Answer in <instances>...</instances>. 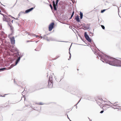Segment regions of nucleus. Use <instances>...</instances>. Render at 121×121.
<instances>
[{
	"mask_svg": "<svg viewBox=\"0 0 121 121\" xmlns=\"http://www.w3.org/2000/svg\"><path fill=\"white\" fill-rule=\"evenodd\" d=\"M100 59L103 62L108 63L112 65L117 66H121V60H118L104 55L100 56Z\"/></svg>",
	"mask_w": 121,
	"mask_h": 121,
	"instance_id": "obj_1",
	"label": "nucleus"
},
{
	"mask_svg": "<svg viewBox=\"0 0 121 121\" xmlns=\"http://www.w3.org/2000/svg\"><path fill=\"white\" fill-rule=\"evenodd\" d=\"M53 75H54L53 73H52L50 75L49 77V81L48 82V86L50 88H51L53 86V84L52 82V77Z\"/></svg>",
	"mask_w": 121,
	"mask_h": 121,
	"instance_id": "obj_2",
	"label": "nucleus"
},
{
	"mask_svg": "<svg viewBox=\"0 0 121 121\" xmlns=\"http://www.w3.org/2000/svg\"><path fill=\"white\" fill-rule=\"evenodd\" d=\"M0 11V12H1ZM0 17L2 18L4 21H5L7 22H9L10 21L9 18H8V17L5 15L0 13Z\"/></svg>",
	"mask_w": 121,
	"mask_h": 121,
	"instance_id": "obj_3",
	"label": "nucleus"
},
{
	"mask_svg": "<svg viewBox=\"0 0 121 121\" xmlns=\"http://www.w3.org/2000/svg\"><path fill=\"white\" fill-rule=\"evenodd\" d=\"M59 0H56V4L55 3V2L54 1H53L52 2L53 6L54 7V10H57L56 6H57L58 3L59 2Z\"/></svg>",
	"mask_w": 121,
	"mask_h": 121,
	"instance_id": "obj_4",
	"label": "nucleus"
},
{
	"mask_svg": "<svg viewBox=\"0 0 121 121\" xmlns=\"http://www.w3.org/2000/svg\"><path fill=\"white\" fill-rule=\"evenodd\" d=\"M84 35L85 37L86 40L90 42H91V39L89 38L88 35L86 34V32L85 33Z\"/></svg>",
	"mask_w": 121,
	"mask_h": 121,
	"instance_id": "obj_5",
	"label": "nucleus"
},
{
	"mask_svg": "<svg viewBox=\"0 0 121 121\" xmlns=\"http://www.w3.org/2000/svg\"><path fill=\"white\" fill-rule=\"evenodd\" d=\"M118 102H116L114 103V104H112V106L114 107H112L114 109H118L119 108H121V106H119V105L118 104H116V105H115L114 104H115L117 103Z\"/></svg>",
	"mask_w": 121,
	"mask_h": 121,
	"instance_id": "obj_6",
	"label": "nucleus"
},
{
	"mask_svg": "<svg viewBox=\"0 0 121 121\" xmlns=\"http://www.w3.org/2000/svg\"><path fill=\"white\" fill-rule=\"evenodd\" d=\"M20 57H18L17 59L16 60V62H15V64L14 65H11V66L10 67H9V69H10L11 68L13 67L14 66L16 65L18 63V62L20 60Z\"/></svg>",
	"mask_w": 121,
	"mask_h": 121,
	"instance_id": "obj_7",
	"label": "nucleus"
},
{
	"mask_svg": "<svg viewBox=\"0 0 121 121\" xmlns=\"http://www.w3.org/2000/svg\"><path fill=\"white\" fill-rule=\"evenodd\" d=\"M54 23V22L51 23L49 26V31H51L53 28Z\"/></svg>",
	"mask_w": 121,
	"mask_h": 121,
	"instance_id": "obj_8",
	"label": "nucleus"
},
{
	"mask_svg": "<svg viewBox=\"0 0 121 121\" xmlns=\"http://www.w3.org/2000/svg\"><path fill=\"white\" fill-rule=\"evenodd\" d=\"M11 43L12 44H14L15 43V40L14 37L10 38Z\"/></svg>",
	"mask_w": 121,
	"mask_h": 121,
	"instance_id": "obj_9",
	"label": "nucleus"
},
{
	"mask_svg": "<svg viewBox=\"0 0 121 121\" xmlns=\"http://www.w3.org/2000/svg\"><path fill=\"white\" fill-rule=\"evenodd\" d=\"M47 40L48 41H57L56 40V39L55 38H52V37H50L48 39H47Z\"/></svg>",
	"mask_w": 121,
	"mask_h": 121,
	"instance_id": "obj_10",
	"label": "nucleus"
},
{
	"mask_svg": "<svg viewBox=\"0 0 121 121\" xmlns=\"http://www.w3.org/2000/svg\"><path fill=\"white\" fill-rule=\"evenodd\" d=\"M0 4H1V5L2 6H1V5L0 6V9H1V10L3 12H4V13H5V10L4 9V8L3 7H5V6L4 5H3L1 3H0Z\"/></svg>",
	"mask_w": 121,
	"mask_h": 121,
	"instance_id": "obj_11",
	"label": "nucleus"
},
{
	"mask_svg": "<svg viewBox=\"0 0 121 121\" xmlns=\"http://www.w3.org/2000/svg\"><path fill=\"white\" fill-rule=\"evenodd\" d=\"M75 19L78 22H80L79 16L78 15L75 16Z\"/></svg>",
	"mask_w": 121,
	"mask_h": 121,
	"instance_id": "obj_12",
	"label": "nucleus"
},
{
	"mask_svg": "<svg viewBox=\"0 0 121 121\" xmlns=\"http://www.w3.org/2000/svg\"><path fill=\"white\" fill-rule=\"evenodd\" d=\"M34 8L32 7L29 9L26 10L25 11V13H28L30 12V11H31L32 10H33L34 9Z\"/></svg>",
	"mask_w": 121,
	"mask_h": 121,
	"instance_id": "obj_13",
	"label": "nucleus"
},
{
	"mask_svg": "<svg viewBox=\"0 0 121 121\" xmlns=\"http://www.w3.org/2000/svg\"><path fill=\"white\" fill-rule=\"evenodd\" d=\"M16 51H17V49L16 48H14L13 47L11 49V51L12 52H15Z\"/></svg>",
	"mask_w": 121,
	"mask_h": 121,
	"instance_id": "obj_14",
	"label": "nucleus"
},
{
	"mask_svg": "<svg viewBox=\"0 0 121 121\" xmlns=\"http://www.w3.org/2000/svg\"><path fill=\"white\" fill-rule=\"evenodd\" d=\"M0 35H3V36L4 37V35H5V34L4 32L1 31V33H0Z\"/></svg>",
	"mask_w": 121,
	"mask_h": 121,
	"instance_id": "obj_15",
	"label": "nucleus"
},
{
	"mask_svg": "<svg viewBox=\"0 0 121 121\" xmlns=\"http://www.w3.org/2000/svg\"><path fill=\"white\" fill-rule=\"evenodd\" d=\"M47 37L46 35H44L43 37V38L44 39H46L47 40Z\"/></svg>",
	"mask_w": 121,
	"mask_h": 121,
	"instance_id": "obj_16",
	"label": "nucleus"
},
{
	"mask_svg": "<svg viewBox=\"0 0 121 121\" xmlns=\"http://www.w3.org/2000/svg\"><path fill=\"white\" fill-rule=\"evenodd\" d=\"M6 69V68H2L0 69V71H3L4 70Z\"/></svg>",
	"mask_w": 121,
	"mask_h": 121,
	"instance_id": "obj_17",
	"label": "nucleus"
},
{
	"mask_svg": "<svg viewBox=\"0 0 121 121\" xmlns=\"http://www.w3.org/2000/svg\"><path fill=\"white\" fill-rule=\"evenodd\" d=\"M74 14V12H73V13H72L71 15V17L70 18V19H71L72 17L73 16V15Z\"/></svg>",
	"mask_w": 121,
	"mask_h": 121,
	"instance_id": "obj_18",
	"label": "nucleus"
},
{
	"mask_svg": "<svg viewBox=\"0 0 121 121\" xmlns=\"http://www.w3.org/2000/svg\"><path fill=\"white\" fill-rule=\"evenodd\" d=\"M80 16L83 17V13L81 12H80Z\"/></svg>",
	"mask_w": 121,
	"mask_h": 121,
	"instance_id": "obj_19",
	"label": "nucleus"
},
{
	"mask_svg": "<svg viewBox=\"0 0 121 121\" xmlns=\"http://www.w3.org/2000/svg\"><path fill=\"white\" fill-rule=\"evenodd\" d=\"M106 9H104L102 10H101V13H103Z\"/></svg>",
	"mask_w": 121,
	"mask_h": 121,
	"instance_id": "obj_20",
	"label": "nucleus"
},
{
	"mask_svg": "<svg viewBox=\"0 0 121 121\" xmlns=\"http://www.w3.org/2000/svg\"><path fill=\"white\" fill-rule=\"evenodd\" d=\"M9 16H10V17H12V18H14V19H16V20H18V18H14V17H12L11 16V15H9Z\"/></svg>",
	"mask_w": 121,
	"mask_h": 121,
	"instance_id": "obj_21",
	"label": "nucleus"
},
{
	"mask_svg": "<svg viewBox=\"0 0 121 121\" xmlns=\"http://www.w3.org/2000/svg\"><path fill=\"white\" fill-rule=\"evenodd\" d=\"M32 35H33V36H36L37 37H39V36L38 35H34V34H32Z\"/></svg>",
	"mask_w": 121,
	"mask_h": 121,
	"instance_id": "obj_22",
	"label": "nucleus"
},
{
	"mask_svg": "<svg viewBox=\"0 0 121 121\" xmlns=\"http://www.w3.org/2000/svg\"><path fill=\"white\" fill-rule=\"evenodd\" d=\"M101 26L103 29H105L104 26L102 25Z\"/></svg>",
	"mask_w": 121,
	"mask_h": 121,
	"instance_id": "obj_23",
	"label": "nucleus"
},
{
	"mask_svg": "<svg viewBox=\"0 0 121 121\" xmlns=\"http://www.w3.org/2000/svg\"><path fill=\"white\" fill-rule=\"evenodd\" d=\"M24 13V12H20L19 13V14H18L19 16H20V14H21V13Z\"/></svg>",
	"mask_w": 121,
	"mask_h": 121,
	"instance_id": "obj_24",
	"label": "nucleus"
},
{
	"mask_svg": "<svg viewBox=\"0 0 121 121\" xmlns=\"http://www.w3.org/2000/svg\"><path fill=\"white\" fill-rule=\"evenodd\" d=\"M50 7H51V9H52V5L51 4H50Z\"/></svg>",
	"mask_w": 121,
	"mask_h": 121,
	"instance_id": "obj_25",
	"label": "nucleus"
},
{
	"mask_svg": "<svg viewBox=\"0 0 121 121\" xmlns=\"http://www.w3.org/2000/svg\"><path fill=\"white\" fill-rule=\"evenodd\" d=\"M108 104H112L111 102H110V101H108Z\"/></svg>",
	"mask_w": 121,
	"mask_h": 121,
	"instance_id": "obj_26",
	"label": "nucleus"
},
{
	"mask_svg": "<svg viewBox=\"0 0 121 121\" xmlns=\"http://www.w3.org/2000/svg\"><path fill=\"white\" fill-rule=\"evenodd\" d=\"M104 112V111L102 110L100 112V113H102Z\"/></svg>",
	"mask_w": 121,
	"mask_h": 121,
	"instance_id": "obj_27",
	"label": "nucleus"
},
{
	"mask_svg": "<svg viewBox=\"0 0 121 121\" xmlns=\"http://www.w3.org/2000/svg\"><path fill=\"white\" fill-rule=\"evenodd\" d=\"M71 55H70L69 56V58L68 59V60H70V59L71 58Z\"/></svg>",
	"mask_w": 121,
	"mask_h": 121,
	"instance_id": "obj_28",
	"label": "nucleus"
},
{
	"mask_svg": "<svg viewBox=\"0 0 121 121\" xmlns=\"http://www.w3.org/2000/svg\"><path fill=\"white\" fill-rule=\"evenodd\" d=\"M39 104L40 105H43V104L42 103H39Z\"/></svg>",
	"mask_w": 121,
	"mask_h": 121,
	"instance_id": "obj_29",
	"label": "nucleus"
},
{
	"mask_svg": "<svg viewBox=\"0 0 121 121\" xmlns=\"http://www.w3.org/2000/svg\"><path fill=\"white\" fill-rule=\"evenodd\" d=\"M83 17L80 16V18L81 19H82V18Z\"/></svg>",
	"mask_w": 121,
	"mask_h": 121,
	"instance_id": "obj_30",
	"label": "nucleus"
},
{
	"mask_svg": "<svg viewBox=\"0 0 121 121\" xmlns=\"http://www.w3.org/2000/svg\"><path fill=\"white\" fill-rule=\"evenodd\" d=\"M105 106H103V109H104V108H105Z\"/></svg>",
	"mask_w": 121,
	"mask_h": 121,
	"instance_id": "obj_31",
	"label": "nucleus"
},
{
	"mask_svg": "<svg viewBox=\"0 0 121 121\" xmlns=\"http://www.w3.org/2000/svg\"><path fill=\"white\" fill-rule=\"evenodd\" d=\"M90 34H91V35H93V33H90Z\"/></svg>",
	"mask_w": 121,
	"mask_h": 121,
	"instance_id": "obj_32",
	"label": "nucleus"
},
{
	"mask_svg": "<svg viewBox=\"0 0 121 121\" xmlns=\"http://www.w3.org/2000/svg\"><path fill=\"white\" fill-rule=\"evenodd\" d=\"M67 118H68V119H69V120H70V119H69V117H68V115H67Z\"/></svg>",
	"mask_w": 121,
	"mask_h": 121,
	"instance_id": "obj_33",
	"label": "nucleus"
},
{
	"mask_svg": "<svg viewBox=\"0 0 121 121\" xmlns=\"http://www.w3.org/2000/svg\"><path fill=\"white\" fill-rule=\"evenodd\" d=\"M40 38L41 39H42L43 38V37L42 36H40Z\"/></svg>",
	"mask_w": 121,
	"mask_h": 121,
	"instance_id": "obj_34",
	"label": "nucleus"
},
{
	"mask_svg": "<svg viewBox=\"0 0 121 121\" xmlns=\"http://www.w3.org/2000/svg\"><path fill=\"white\" fill-rule=\"evenodd\" d=\"M80 100H79V101L78 102L77 104H77H78L79 103V102L80 101V100Z\"/></svg>",
	"mask_w": 121,
	"mask_h": 121,
	"instance_id": "obj_35",
	"label": "nucleus"
},
{
	"mask_svg": "<svg viewBox=\"0 0 121 121\" xmlns=\"http://www.w3.org/2000/svg\"><path fill=\"white\" fill-rule=\"evenodd\" d=\"M13 27H11V29L12 30H13Z\"/></svg>",
	"mask_w": 121,
	"mask_h": 121,
	"instance_id": "obj_36",
	"label": "nucleus"
},
{
	"mask_svg": "<svg viewBox=\"0 0 121 121\" xmlns=\"http://www.w3.org/2000/svg\"><path fill=\"white\" fill-rule=\"evenodd\" d=\"M69 54L70 55H71V53H70V52H69Z\"/></svg>",
	"mask_w": 121,
	"mask_h": 121,
	"instance_id": "obj_37",
	"label": "nucleus"
},
{
	"mask_svg": "<svg viewBox=\"0 0 121 121\" xmlns=\"http://www.w3.org/2000/svg\"><path fill=\"white\" fill-rule=\"evenodd\" d=\"M13 20H12V23H13Z\"/></svg>",
	"mask_w": 121,
	"mask_h": 121,
	"instance_id": "obj_38",
	"label": "nucleus"
},
{
	"mask_svg": "<svg viewBox=\"0 0 121 121\" xmlns=\"http://www.w3.org/2000/svg\"><path fill=\"white\" fill-rule=\"evenodd\" d=\"M101 99L103 101H105V100H103L102 99Z\"/></svg>",
	"mask_w": 121,
	"mask_h": 121,
	"instance_id": "obj_39",
	"label": "nucleus"
},
{
	"mask_svg": "<svg viewBox=\"0 0 121 121\" xmlns=\"http://www.w3.org/2000/svg\"><path fill=\"white\" fill-rule=\"evenodd\" d=\"M30 42V41H27V42Z\"/></svg>",
	"mask_w": 121,
	"mask_h": 121,
	"instance_id": "obj_40",
	"label": "nucleus"
},
{
	"mask_svg": "<svg viewBox=\"0 0 121 121\" xmlns=\"http://www.w3.org/2000/svg\"><path fill=\"white\" fill-rule=\"evenodd\" d=\"M0 96H1V97H3V96L2 95H0Z\"/></svg>",
	"mask_w": 121,
	"mask_h": 121,
	"instance_id": "obj_41",
	"label": "nucleus"
},
{
	"mask_svg": "<svg viewBox=\"0 0 121 121\" xmlns=\"http://www.w3.org/2000/svg\"><path fill=\"white\" fill-rule=\"evenodd\" d=\"M37 42H38V41H36V42L37 43Z\"/></svg>",
	"mask_w": 121,
	"mask_h": 121,
	"instance_id": "obj_42",
	"label": "nucleus"
},
{
	"mask_svg": "<svg viewBox=\"0 0 121 121\" xmlns=\"http://www.w3.org/2000/svg\"><path fill=\"white\" fill-rule=\"evenodd\" d=\"M106 104V105H107V104Z\"/></svg>",
	"mask_w": 121,
	"mask_h": 121,
	"instance_id": "obj_43",
	"label": "nucleus"
},
{
	"mask_svg": "<svg viewBox=\"0 0 121 121\" xmlns=\"http://www.w3.org/2000/svg\"><path fill=\"white\" fill-rule=\"evenodd\" d=\"M63 42V41H62Z\"/></svg>",
	"mask_w": 121,
	"mask_h": 121,
	"instance_id": "obj_44",
	"label": "nucleus"
},
{
	"mask_svg": "<svg viewBox=\"0 0 121 121\" xmlns=\"http://www.w3.org/2000/svg\"><path fill=\"white\" fill-rule=\"evenodd\" d=\"M35 51H36V49H35Z\"/></svg>",
	"mask_w": 121,
	"mask_h": 121,
	"instance_id": "obj_45",
	"label": "nucleus"
},
{
	"mask_svg": "<svg viewBox=\"0 0 121 121\" xmlns=\"http://www.w3.org/2000/svg\"><path fill=\"white\" fill-rule=\"evenodd\" d=\"M69 120H70V121H71V120H70V119Z\"/></svg>",
	"mask_w": 121,
	"mask_h": 121,
	"instance_id": "obj_46",
	"label": "nucleus"
},
{
	"mask_svg": "<svg viewBox=\"0 0 121 121\" xmlns=\"http://www.w3.org/2000/svg\"><path fill=\"white\" fill-rule=\"evenodd\" d=\"M88 118V119H89V118Z\"/></svg>",
	"mask_w": 121,
	"mask_h": 121,
	"instance_id": "obj_47",
	"label": "nucleus"
}]
</instances>
